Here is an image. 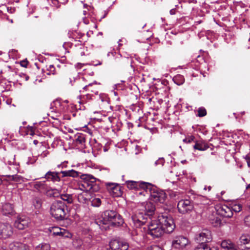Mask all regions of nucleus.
<instances>
[{"instance_id": "a19ab883", "label": "nucleus", "mask_w": 250, "mask_h": 250, "mask_svg": "<svg viewBox=\"0 0 250 250\" xmlns=\"http://www.w3.org/2000/svg\"><path fill=\"white\" fill-rule=\"evenodd\" d=\"M244 222L246 226L250 227V214L245 218Z\"/></svg>"}, {"instance_id": "39448f33", "label": "nucleus", "mask_w": 250, "mask_h": 250, "mask_svg": "<svg viewBox=\"0 0 250 250\" xmlns=\"http://www.w3.org/2000/svg\"><path fill=\"white\" fill-rule=\"evenodd\" d=\"M159 220L165 233H170L173 232L175 225L171 216L162 215L159 217Z\"/></svg>"}, {"instance_id": "b1692460", "label": "nucleus", "mask_w": 250, "mask_h": 250, "mask_svg": "<svg viewBox=\"0 0 250 250\" xmlns=\"http://www.w3.org/2000/svg\"><path fill=\"white\" fill-rule=\"evenodd\" d=\"M10 250H29L28 247L23 244L16 243L10 245Z\"/></svg>"}, {"instance_id": "9d476101", "label": "nucleus", "mask_w": 250, "mask_h": 250, "mask_svg": "<svg viewBox=\"0 0 250 250\" xmlns=\"http://www.w3.org/2000/svg\"><path fill=\"white\" fill-rule=\"evenodd\" d=\"M188 244V239L181 235L175 237L172 241V247L179 250H183Z\"/></svg>"}, {"instance_id": "ddd939ff", "label": "nucleus", "mask_w": 250, "mask_h": 250, "mask_svg": "<svg viewBox=\"0 0 250 250\" xmlns=\"http://www.w3.org/2000/svg\"><path fill=\"white\" fill-rule=\"evenodd\" d=\"M105 186L109 193L113 196L119 197L122 195L121 186L116 183H106Z\"/></svg>"}, {"instance_id": "f257e3e1", "label": "nucleus", "mask_w": 250, "mask_h": 250, "mask_svg": "<svg viewBox=\"0 0 250 250\" xmlns=\"http://www.w3.org/2000/svg\"><path fill=\"white\" fill-rule=\"evenodd\" d=\"M155 210L154 204L150 202L142 203L138 206V209L131 216L132 221L135 227L139 228L144 225L148 219L151 220Z\"/></svg>"}, {"instance_id": "37998d69", "label": "nucleus", "mask_w": 250, "mask_h": 250, "mask_svg": "<svg viewBox=\"0 0 250 250\" xmlns=\"http://www.w3.org/2000/svg\"><path fill=\"white\" fill-rule=\"evenodd\" d=\"M48 188L44 183V186H42V188H41V190H40L39 191L41 192L45 193Z\"/></svg>"}, {"instance_id": "2f4dec72", "label": "nucleus", "mask_w": 250, "mask_h": 250, "mask_svg": "<svg viewBox=\"0 0 250 250\" xmlns=\"http://www.w3.org/2000/svg\"><path fill=\"white\" fill-rule=\"evenodd\" d=\"M33 203L36 208H40L42 207V200L39 198H34Z\"/></svg>"}, {"instance_id": "412c9836", "label": "nucleus", "mask_w": 250, "mask_h": 250, "mask_svg": "<svg viewBox=\"0 0 250 250\" xmlns=\"http://www.w3.org/2000/svg\"><path fill=\"white\" fill-rule=\"evenodd\" d=\"M194 143L195 145L193 146V148L195 150L205 151L209 147V146L207 143L201 140L197 141L196 140Z\"/></svg>"}, {"instance_id": "e433bc0d", "label": "nucleus", "mask_w": 250, "mask_h": 250, "mask_svg": "<svg viewBox=\"0 0 250 250\" xmlns=\"http://www.w3.org/2000/svg\"><path fill=\"white\" fill-rule=\"evenodd\" d=\"M66 214L63 216V226L67 227L71 224V220L67 218V216L65 217Z\"/></svg>"}, {"instance_id": "69168bd1", "label": "nucleus", "mask_w": 250, "mask_h": 250, "mask_svg": "<svg viewBox=\"0 0 250 250\" xmlns=\"http://www.w3.org/2000/svg\"><path fill=\"white\" fill-rule=\"evenodd\" d=\"M86 5V4H84L83 5V6H84V7H85Z\"/></svg>"}, {"instance_id": "13d9d810", "label": "nucleus", "mask_w": 250, "mask_h": 250, "mask_svg": "<svg viewBox=\"0 0 250 250\" xmlns=\"http://www.w3.org/2000/svg\"><path fill=\"white\" fill-rule=\"evenodd\" d=\"M33 143L35 145H37L38 143V141L36 140H34Z\"/></svg>"}, {"instance_id": "ea45409f", "label": "nucleus", "mask_w": 250, "mask_h": 250, "mask_svg": "<svg viewBox=\"0 0 250 250\" xmlns=\"http://www.w3.org/2000/svg\"><path fill=\"white\" fill-rule=\"evenodd\" d=\"M54 193V189H50L49 188L45 192V194L48 196L53 197Z\"/></svg>"}, {"instance_id": "6e6552de", "label": "nucleus", "mask_w": 250, "mask_h": 250, "mask_svg": "<svg viewBox=\"0 0 250 250\" xmlns=\"http://www.w3.org/2000/svg\"><path fill=\"white\" fill-rule=\"evenodd\" d=\"M83 176H85V177L83 178V181L82 182L80 186L81 187L80 188L85 191L92 190L96 181L95 178L92 175H84Z\"/></svg>"}, {"instance_id": "338daca9", "label": "nucleus", "mask_w": 250, "mask_h": 250, "mask_svg": "<svg viewBox=\"0 0 250 250\" xmlns=\"http://www.w3.org/2000/svg\"><path fill=\"white\" fill-rule=\"evenodd\" d=\"M65 102L68 103V101H65Z\"/></svg>"}, {"instance_id": "6ab92c4d", "label": "nucleus", "mask_w": 250, "mask_h": 250, "mask_svg": "<svg viewBox=\"0 0 250 250\" xmlns=\"http://www.w3.org/2000/svg\"><path fill=\"white\" fill-rule=\"evenodd\" d=\"M1 212L4 215H13L15 213L13 205L10 203H4L1 208Z\"/></svg>"}, {"instance_id": "774afa93", "label": "nucleus", "mask_w": 250, "mask_h": 250, "mask_svg": "<svg viewBox=\"0 0 250 250\" xmlns=\"http://www.w3.org/2000/svg\"><path fill=\"white\" fill-rule=\"evenodd\" d=\"M60 173H62V171H61Z\"/></svg>"}, {"instance_id": "c03bdc74", "label": "nucleus", "mask_w": 250, "mask_h": 250, "mask_svg": "<svg viewBox=\"0 0 250 250\" xmlns=\"http://www.w3.org/2000/svg\"><path fill=\"white\" fill-rule=\"evenodd\" d=\"M20 64H21V66H22V67H26L28 65V62L26 60H23L21 62Z\"/></svg>"}, {"instance_id": "79ce46f5", "label": "nucleus", "mask_w": 250, "mask_h": 250, "mask_svg": "<svg viewBox=\"0 0 250 250\" xmlns=\"http://www.w3.org/2000/svg\"><path fill=\"white\" fill-rule=\"evenodd\" d=\"M48 70L49 71V73H48V74H50V73H52L53 74H54L56 73L55 72V69L53 65H50L49 66V69Z\"/></svg>"}, {"instance_id": "052dcab7", "label": "nucleus", "mask_w": 250, "mask_h": 250, "mask_svg": "<svg viewBox=\"0 0 250 250\" xmlns=\"http://www.w3.org/2000/svg\"><path fill=\"white\" fill-rule=\"evenodd\" d=\"M86 13H87V11L86 10H83V14L84 15H86Z\"/></svg>"}, {"instance_id": "f704fd0d", "label": "nucleus", "mask_w": 250, "mask_h": 250, "mask_svg": "<svg viewBox=\"0 0 250 250\" xmlns=\"http://www.w3.org/2000/svg\"><path fill=\"white\" fill-rule=\"evenodd\" d=\"M72 234L67 230L63 229V239L67 238L70 240V243H71Z\"/></svg>"}, {"instance_id": "3c124183", "label": "nucleus", "mask_w": 250, "mask_h": 250, "mask_svg": "<svg viewBox=\"0 0 250 250\" xmlns=\"http://www.w3.org/2000/svg\"><path fill=\"white\" fill-rule=\"evenodd\" d=\"M29 134L31 136H33L35 134L33 128L32 127L30 128L29 130Z\"/></svg>"}, {"instance_id": "aec40b11", "label": "nucleus", "mask_w": 250, "mask_h": 250, "mask_svg": "<svg viewBox=\"0 0 250 250\" xmlns=\"http://www.w3.org/2000/svg\"><path fill=\"white\" fill-rule=\"evenodd\" d=\"M221 247L228 250H237L239 246L232 243L230 240H224L221 244Z\"/></svg>"}, {"instance_id": "49530a36", "label": "nucleus", "mask_w": 250, "mask_h": 250, "mask_svg": "<svg viewBox=\"0 0 250 250\" xmlns=\"http://www.w3.org/2000/svg\"><path fill=\"white\" fill-rule=\"evenodd\" d=\"M169 196L171 197H176L178 195L177 192L173 191H170L169 192Z\"/></svg>"}, {"instance_id": "603ef678", "label": "nucleus", "mask_w": 250, "mask_h": 250, "mask_svg": "<svg viewBox=\"0 0 250 250\" xmlns=\"http://www.w3.org/2000/svg\"><path fill=\"white\" fill-rule=\"evenodd\" d=\"M93 84V83H89L88 85H85L83 87V89L85 90H88L89 87L91 86Z\"/></svg>"}, {"instance_id": "c756f323", "label": "nucleus", "mask_w": 250, "mask_h": 250, "mask_svg": "<svg viewBox=\"0 0 250 250\" xmlns=\"http://www.w3.org/2000/svg\"><path fill=\"white\" fill-rule=\"evenodd\" d=\"M195 137L193 135H188L183 140L186 144H190L192 142L195 143Z\"/></svg>"}, {"instance_id": "c9c22d12", "label": "nucleus", "mask_w": 250, "mask_h": 250, "mask_svg": "<svg viewBox=\"0 0 250 250\" xmlns=\"http://www.w3.org/2000/svg\"><path fill=\"white\" fill-rule=\"evenodd\" d=\"M207 114V111L204 107H200L198 109V116L199 117H204Z\"/></svg>"}, {"instance_id": "c85d7f7f", "label": "nucleus", "mask_w": 250, "mask_h": 250, "mask_svg": "<svg viewBox=\"0 0 250 250\" xmlns=\"http://www.w3.org/2000/svg\"><path fill=\"white\" fill-rule=\"evenodd\" d=\"M63 202H67V204H71L73 202L72 197L71 195L63 194ZM64 203H63V205ZM64 207H63V212H64Z\"/></svg>"}, {"instance_id": "4468645a", "label": "nucleus", "mask_w": 250, "mask_h": 250, "mask_svg": "<svg viewBox=\"0 0 250 250\" xmlns=\"http://www.w3.org/2000/svg\"><path fill=\"white\" fill-rule=\"evenodd\" d=\"M30 223L29 218L24 216H19L14 222V227L23 230L28 227L29 224Z\"/></svg>"}, {"instance_id": "473e14b6", "label": "nucleus", "mask_w": 250, "mask_h": 250, "mask_svg": "<svg viewBox=\"0 0 250 250\" xmlns=\"http://www.w3.org/2000/svg\"><path fill=\"white\" fill-rule=\"evenodd\" d=\"M11 179L15 182L21 183L23 181V178L19 175H13L8 176Z\"/></svg>"}, {"instance_id": "4c0bfd02", "label": "nucleus", "mask_w": 250, "mask_h": 250, "mask_svg": "<svg viewBox=\"0 0 250 250\" xmlns=\"http://www.w3.org/2000/svg\"><path fill=\"white\" fill-rule=\"evenodd\" d=\"M42 186H44V183H42L41 182H37L35 185L34 188L38 190L39 191L41 190V188H42Z\"/></svg>"}, {"instance_id": "4d7b16f0", "label": "nucleus", "mask_w": 250, "mask_h": 250, "mask_svg": "<svg viewBox=\"0 0 250 250\" xmlns=\"http://www.w3.org/2000/svg\"><path fill=\"white\" fill-rule=\"evenodd\" d=\"M65 208L67 210V212L69 211L70 210V207L68 206L67 205H65Z\"/></svg>"}, {"instance_id": "72a5a7b5", "label": "nucleus", "mask_w": 250, "mask_h": 250, "mask_svg": "<svg viewBox=\"0 0 250 250\" xmlns=\"http://www.w3.org/2000/svg\"><path fill=\"white\" fill-rule=\"evenodd\" d=\"M37 250H50V247L48 244H43L41 246L37 247Z\"/></svg>"}, {"instance_id": "a878e982", "label": "nucleus", "mask_w": 250, "mask_h": 250, "mask_svg": "<svg viewBox=\"0 0 250 250\" xmlns=\"http://www.w3.org/2000/svg\"><path fill=\"white\" fill-rule=\"evenodd\" d=\"M126 61H128L127 59L118 55L115 59V63L117 65H123L126 63Z\"/></svg>"}, {"instance_id": "0e129e2a", "label": "nucleus", "mask_w": 250, "mask_h": 250, "mask_svg": "<svg viewBox=\"0 0 250 250\" xmlns=\"http://www.w3.org/2000/svg\"><path fill=\"white\" fill-rule=\"evenodd\" d=\"M81 196H82V195H79V197H78V198H79V199H80V197H81Z\"/></svg>"}, {"instance_id": "09e8293b", "label": "nucleus", "mask_w": 250, "mask_h": 250, "mask_svg": "<svg viewBox=\"0 0 250 250\" xmlns=\"http://www.w3.org/2000/svg\"><path fill=\"white\" fill-rule=\"evenodd\" d=\"M54 104L56 106L59 105L60 106H61V100H56L54 102Z\"/></svg>"}, {"instance_id": "7c9ffc66", "label": "nucleus", "mask_w": 250, "mask_h": 250, "mask_svg": "<svg viewBox=\"0 0 250 250\" xmlns=\"http://www.w3.org/2000/svg\"><path fill=\"white\" fill-rule=\"evenodd\" d=\"M174 82L178 85L182 84L184 81V78L181 75H177L173 78Z\"/></svg>"}, {"instance_id": "5701e85b", "label": "nucleus", "mask_w": 250, "mask_h": 250, "mask_svg": "<svg viewBox=\"0 0 250 250\" xmlns=\"http://www.w3.org/2000/svg\"><path fill=\"white\" fill-rule=\"evenodd\" d=\"M86 135L83 133H77L74 136V139L77 145H81L82 146L85 145Z\"/></svg>"}, {"instance_id": "9b49d317", "label": "nucleus", "mask_w": 250, "mask_h": 250, "mask_svg": "<svg viewBox=\"0 0 250 250\" xmlns=\"http://www.w3.org/2000/svg\"><path fill=\"white\" fill-rule=\"evenodd\" d=\"M196 240L199 244H207L212 240L211 232L208 229H203L197 235Z\"/></svg>"}, {"instance_id": "a18cd8bd", "label": "nucleus", "mask_w": 250, "mask_h": 250, "mask_svg": "<svg viewBox=\"0 0 250 250\" xmlns=\"http://www.w3.org/2000/svg\"><path fill=\"white\" fill-rule=\"evenodd\" d=\"M242 207L240 205H235L233 209L236 212H239L241 210Z\"/></svg>"}, {"instance_id": "bb28decb", "label": "nucleus", "mask_w": 250, "mask_h": 250, "mask_svg": "<svg viewBox=\"0 0 250 250\" xmlns=\"http://www.w3.org/2000/svg\"><path fill=\"white\" fill-rule=\"evenodd\" d=\"M78 175V172L74 170L63 171V177L71 176L73 177H77Z\"/></svg>"}, {"instance_id": "5fc2aeb1", "label": "nucleus", "mask_w": 250, "mask_h": 250, "mask_svg": "<svg viewBox=\"0 0 250 250\" xmlns=\"http://www.w3.org/2000/svg\"><path fill=\"white\" fill-rule=\"evenodd\" d=\"M220 224H221V221L220 220L216 219V221H215V224L214 225L218 226L219 225H220Z\"/></svg>"}, {"instance_id": "bf43d9fd", "label": "nucleus", "mask_w": 250, "mask_h": 250, "mask_svg": "<svg viewBox=\"0 0 250 250\" xmlns=\"http://www.w3.org/2000/svg\"><path fill=\"white\" fill-rule=\"evenodd\" d=\"M249 188H250V184H249V185L247 186V187H246V189H249Z\"/></svg>"}, {"instance_id": "680f3d73", "label": "nucleus", "mask_w": 250, "mask_h": 250, "mask_svg": "<svg viewBox=\"0 0 250 250\" xmlns=\"http://www.w3.org/2000/svg\"><path fill=\"white\" fill-rule=\"evenodd\" d=\"M245 114V111H243V112H241V114H242V115H243V114Z\"/></svg>"}, {"instance_id": "6e6d98bb", "label": "nucleus", "mask_w": 250, "mask_h": 250, "mask_svg": "<svg viewBox=\"0 0 250 250\" xmlns=\"http://www.w3.org/2000/svg\"><path fill=\"white\" fill-rule=\"evenodd\" d=\"M170 13L171 15H174L175 14V11L174 9H171L170 11Z\"/></svg>"}, {"instance_id": "4be33fe9", "label": "nucleus", "mask_w": 250, "mask_h": 250, "mask_svg": "<svg viewBox=\"0 0 250 250\" xmlns=\"http://www.w3.org/2000/svg\"><path fill=\"white\" fill-rule=\"evenodd\" d=\"M59 174V172L48 171L45 174V178L48 180L58 182L61 180Z\"/></svg>"}, {"instance_id": "2eb2a0df", "label": "nucleus", "mask_w": 250, "mask_h": 250, "mask_svg": "<svg viewBox=\"0 0 250 250\" xmlns=\"http://www.w3.org/2000/svg\"><path fill=\"white\" fill-rule=\"evenodd\" d=\"M148 183L143 182H136L134 181H127L126 182V186L130 189L139 190L142 189L143 192L146 190Z\"/></svg>"}, {"instance_id": "dca6fc26", "label": "nucleus", "mask_w": 250, "mask_h": 250, "mask_svg": "<svg viewBox=\"0 0 250 250\" xmlns=\"http://www.w3.org/2000/svg\"><path fill=\"white\" fill-rule=\"evenodd\" d=\"M110 247L112 250H127L128 245L126 242L116 239L110 242Z\"/></svg>"}, {"instance_id": "cd10ccee", "label": "nucleus", "mask_w": 250, "mask_h": 250, "mask_svg": "<svg viewBox=\"0 0 250 250\" xmlns=\"http://www.w3.org/2000/svg\"><path fill=\"white\" fill-rule=\"evenodd\" d=\"M194 250H212L207 244H199Z\"/></svg>"}, {"instance_id": "f03ea898", "label": "nucleus", "mask_w": 250, "mask_h": 250, "mask_svg": "<svg viewBox=\"0 0 250 250\" xmlns=\"http://www.w3.org/2000/svg\"><path fill=\"white\" fill-rule=\"evenodd\" d=\"M96 223L102 230H106L110 226L119 227L122 225L124 221L121 215L116 211L108 210L104 211L101 216L96 220Z\"/></svg>"}, {"instance_id": "de8ad7c7", "label": "nucleus", "mask_w": 250, "mask_h": 250, "mask_svg": "<svg viewBox=\"0 0 250 250\" xmlns=\"http://www.w3.org/2000/svg\"><path fill=\"white\" fill-rule=\"evenodd\" d=\"M93 202L96 203V206H99L101 203V200L99 198H95Z\"/></svg>"}, {"instance_id": "7ed1b4c3", "label": "nucleus", "mask_w": 250, "mask_h": 250, "mask_svg": "<svg viewBox=\"0 0 250 250\" xmlns=\"http://www.w3.org/2000/svg\"><path fill=\"white\" fill-rule=\"evenodd\" d=\"M145 192L149 194L150 199L156 203H164L167 198V194L164 191L150 183L148 184Z\"/></svg>"}, {"instance_id": "0eeeda50", "label": "nucleus", "mask_w": 250, "mask_h": 250, "mask_svg": "<svg viewBox=\"0 0 250 250\" xmlns=\"http://www.w3.org/2000/svg\"><path fill=\"white\" fill-rule=\"evenodd\" d=\"M62 204L61 201H56L51 207V214L57 220H62Z\"/></svg>"}, {"instance_id": "f8f14e48", "label": "nucleus", "mask_w": 250, "mask_h": 250, "mask_svg": "<svg viewBox=\"0 0 250 250\" xmlns=\"http://www.w3.org/2000/svg\"><path fill=\"white\" fill-rule=\"evenodd\" d=\"M217 213L226 218H230L233 215V212L230 208L226 205H218L215 207Z\"/></svg>"}, {"instance_id": "423d86ee", "label": "nucleus", "mask_w": 250, "mask_h": 250, "mask_svg": "<svg viewBox=\"0 0 250 250\" xmlns=\"http://www.w3.org/2000/svg\"><path fill=\"white\" fill-rule=\"evenodd\" d=\"M177 208L181 214L188 213L194 208V204L188 199H182L178 203Z\"/></svg>"}, {"instance_id": "8fccbe9b", "label": "nucleus", "mask_w": 250, "mask_h": 250, "mask_svg": "<svg viewBox=\"0 0 250 250\" xmlns=\"http://www.w3.org/2000/svg\"><path fill=\"white\" fill-rule=\"evenodd\" d=\"M245 159L247 161V163L248 167H250V157L248 156H246Z\"/></svg>"}, {"instance_id": "1a4fd4ad", "label": "nucleus", "mask_w": 250, "mask_h": 250, "mask_svg": "<svg viewBox=\"0 0 250 250\" xmlns=\"http://www.w3.org/2000/svg\"><path fill=\"white\" fill-rule=\"evenodd\" d=\"M13 233V228L10 224L7 223H0V238H9Z\"/></svg>"}, {"instance_id": "f3484780", "label": "nucleus", "mask_w": 250, "mask_h": 250, "mask_svg": "<svg viewBox=\"0 0 250 250\" xmlns=\"http://www.w3.org/2000/svg\"><path fill=\"white\" fill-rule=\"evenodd\" d=\"M240 242L238 249L244 250L250 249V237L249 235H242L240 238Z\"/></svg>"}, {"instance_id": "58836bf2", "label": "nucleus", "mask_w": 250, "mask_h": 250, "mask_svg": "<svg viewBox=\"0 0 250 250\" xmlns=\"http://www.w3.org/2000/svg\"><path fill=\"white\" fill-rule=\"evenodd\" d=\"M53 196L54 197H58L59 196L61 197V198L62 199V194H61L59 190H58L56 189H54V193H53Z\"/></svg>"}, {"instance_id": "20e7f679", "label": "nucleus", "mask_w": 250, "mask_h": 250, "mask_svg": "<svg viewBox=\"0 0 250 250\" xmlns=\"http://www.w3.org/2000/svg\"><path fill=\"white\" fill-rule=\"evenodd\" d=\"M148 234L153 237L159 238L165 233L163 226L160 221L158 220H151L147 225Z\"/></svg>"}, {"instance_id": "a211bd4d", "label": "nucleus", "mask_w": 250, "mask_h": 250, "mask_svg": "<svg viewBox=\"0 0 250 250\" xmlns=\"http://www.w3.org/2000/svg\"><path fill=\"white\" fill-rule=\"evenodd\" d=\"M73 130L70 128H67L66 126L63 128V139L68 141V144L70 145L74 141Z\"/></svg>"}, {"instance_id": "864d4df0", "label": "nucleus", "mask_w": 250, "mask_h": 250, "mask_svg": "<svg viewBox=\"0 0 250 250\" xmlns=\"http://www.w3.org/2000/svg\"><path fill=\"white\" fill-rule=\"evenodd\" d=\"M71 117L70 115H63V120L67 119V120H70Z\"/></svg>"}, {"instance_id": "393cba45", "label": "nucleus", "mask_w": 250, "mask_h": 250, "mask_svg": "<svg viewBox=\"0 0 250 250\" xmlns=\"http://www.w3.org/2000/svg\"><path fill=\"white\" fill-rule=\"evenodd\" d=\"M50 233L53 236L62 235V228L58 227H52L48 229Z\"/></svg>"}, {"instance_id": "e2e57ef3", "label": "nucleus", "mask_w": 250, "mask_h": 250, "mask_svg": "<svg viewBox=\"0 0 250 250\" xmlns=\"http://www.w3.org/2000/svg\"><path fill=\"white\" fill-rule=\"evenodd\" d=\"M2 183V180L0 178V185Z\"/></svg>"}]
</instances>
